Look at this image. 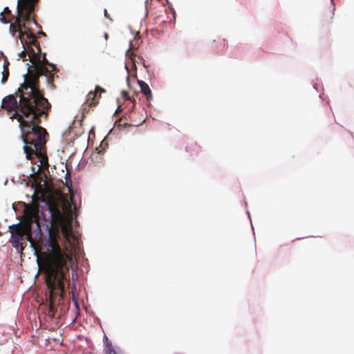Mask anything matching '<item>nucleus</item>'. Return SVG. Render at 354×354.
<instances>
[{
  "label": "nucleus",
  "instance_id": "obj_1",
  "mask_svg": "<svg viewBox=\"0 0 354 354\" xmlns=\"http://www.w3.org/2000/svg\"><path fill=\"white\" fill-rule=\"evenodd\" d=\"M47 205L51 224L45 244L48 252L41 253L37 261L39 269L46 274L48 286L52 287L55 279H63L66 273L69 272L73 263L71 251H62L58 243L59 227L63 236L69 239L72 232V216L66 207L55 198L49 199Z\"/></svg>",
  "mask_w": 354,
  "mask_h": 354
},
{
  "label": "nucleus",
  "instance_id": "obj_2",
  "mask_svg": "<svg viewBox=\"0 0 354 354\" xmlns=\"http://www.w3.org/2000/svg\"><path fill=\"white\" fill-rule=\"evenodd\" d=\"M39 0H18V16L15 21L10 24L9 31L12 37L19 39L24 46V50L19 56L23 61L29 60L32 68L28 67V72L24 75V80H30L35 77L37 84H39V77L41 75H50L55 70V66L49 63L46 53L41 55L39 43L29 24L33 22L38 25L35 19V11Z\"/></svg>",
  "mask_w": 354,
  "mask_h": 354
},
{
  "label": "nucleus",
  "instance_id": "obj_3",
  "mask_svg": "<svg viewBox=\"0 0 354 354\" xmlns=\"http://www.w3.org/2000/svg\"><path fill=\"white\" fill-rule=\"evenodd\" d=\"M50 104L48 106H41L36 109H31L28 106L26 100H23L19 107L21 115L13 113L10 118L17 119L21 129V137L24 142V150L26 158L31 160L33 151H40L46 149V139L48 135L46 130L40 127L41 117L48 115L50 109Z\"/></svg>",
  "mask_w": 354,
  "mask_h": 354
},
{
  "label": "nucleus",
  "instance_id": "obj_4",
  "mask_svg": "<svg viewBox=\"0 0 354 354\" xmlns=\"http://www.w3.org/2000/svg\"><path fill=\"white\" fill-rule=\"evenodd\" d=\"M14 95H9L2 100V107L7 111H15L14 113L21 115L19 107L23 100H26L31 109H36L41 106H48V101L39 90V84H37L35 77L30 80H24Z\"/></svg>",
  "mask_w": 354,
  "mask_h": 354
},
{
  "label": "nucleus",
  "instance_id": "obj_5",
  "mask_svg": "<svg viewBox=\"0 0 354 354\" xmlns=\"http://www.w3.org/2000/svg\"><path fill=\"white\" fill-rule=\"evenodd\" d=\"M45 277V283L47 287L46 295L49 297L50 304L48 307V314L50 317H54L55 315V307L54 303L55 300L57 299L58 302H59L64 298V288H65V282L69 281V272L66 273L63 279H55L54 284L52 287H49L47 281H46V274L44 272Z\"/></svg>",
  "mask_w": 354,
  "mask_h": 354
},
{
  "label": "nucleus",
  "instance_id": "obj_6",
  "mask_svg": "<svg viewBox=\"0 0 354 354\" xmlns=\"http://www.w3.org/2000/svg\"><path fill=\"white\" fill-rule=\"evenodd\" d=\"M27 236V239L30 241L31 239V226L30 223L17 224L11 231L10 242L14 248H20L23 250L26 241L24 236Z\"/></svg>",
  "mask_w": 354,
  "mask_h": 354
},
{
  "label": "nucleus",
  "instance_id": "obj_7",
  "mask_svg": "<svg viewBox=\"0 0 354 354\" xmlns=\"http://www.w3.org/2000/svg\"><path fill=\"white\" fill-rule=\"evenodd\" d=\"M35 157L39 159L40 164L37 165V169L35 167L32 166V173L30 174V177L33 178L34 180L36 178L37 176L38 175V173L41 171L42 168L48 169L49 166L46 149H41L39 152L33 151L32 158L31 159L32 162H33L32 160Z\"/></svg>",
  "mask_w": 354,
  "mask_h": 354
},
{
  "label": "nucleus",
  "instance_id": "obj_8",
  "mask_svg": "<svg viewBox=\"0 0 354 354\" xmlns=\"http://www.w3.org/2000/svg\"><path fill=\"white\" fill-rule=\"evenodd\" d=\"M105 89L100 86H96L94 91H90L86 97L85 105L90 108L92 106H95L98 104L99 100L101 97L100 94L98 95V93H104Z\"/></svg>",
  "mask_w": 354,
  "mask_h": 354
},
{
  "label": "nucleus",
  "instance_id": "obj_9",
  "mask_svg": "<svg viewBox=\"0 0 354 354\" xmlns=\"http://www.w3.org/2000/svg\"><path fill=\"white\" fill-rule=\"evenodd\" d=\"M17 9L18 10V6H17ZM18 16V14L16 16H14L11 10L8 7H6L3 9V11L0 13V21L3 24H8L10 23H14L15 21V17Z\"/></svg>",
  "mask_w": 354,
  "mask_h": 354
},
{
  "label": "nucleus",
  "instance_id": "obj_10",
  "mask_svg": "<svg viewBox=\"0 0 354 354\" xmlns=\"http://www.w3.org/2000/svg\"><path fill=\"white\" fill-rule=\"evenodd\" d=\"M141 41L140 38L135 39L134 41L130 42L129 48L126 53V55L131 60L133 64L135 65L136 62V54L133 50L137 49L140 44Z\"/></svg>",
  "mask_w": 354,
  "mask_h": 354
},
{
  "label": "nucleus",
  "instance_id": "obj_11",
  "mask_svg": "<svg viewBox=\"0 0 354 354\" xmlns=\"http://www.w3.org/2000/svg\"><path fill=\"white\" fill-rule=\"evenodd\" d=\"M138 84L140 87L141 92L147 97L148 100L152 98L151 89L148 84L143 81H138Z\"/></svg>",
  "mask_w": 354,
  "mask_h": 354
},
{
  "label": "nucleus",
  "instance_id": "obj_12",
  "mask_svg": "<svg viewBox=\"0 0 354 354\" xmlns=\"http://www.w3.org/2000/svg\"><path fill=\"white\" fill-rule=\"evenodd\" d=\"M106 348H105V353L106 354H118L115 350L113 349L112 344L110 342H109L108 338L106 337Z\"/></svg>",
  "mask_w": 354,
  "mask_h": 354
},
{
  "label": "nucleus",
  "instance_id": "obj_13",
  "mask_svg": "<svg viewBox=\"0 0 354 354\" xmlns=\"http://www.w3.org/2000/svg\"><path fill=\"white\" fill-rule=\"evenodd\" d=\"M8 76H9V69L3 68V72H2V79H1L2 84H4L8 80Z\"/></svg>",
  "mask_w": 354,
  "mask_h": 354
},
{
  "label": "nucleus",
  "instance_id": "obj_14",
  "mask_svg": "<svg viewBox=\"0 0 354 354\" xmlns=\"http://www.w3.org/2000/svg\"><path fill=\"white\" fill-rule=\"evenodd\" d=\"M65 179H66V186L68 187H70L71 186H72V181L71 180V177H70V174L69 173H67L66 174V176H65Z\"/></svg>",
  "mask_w": 354,
  "mask_h": 354
},
{
  "label": "nucleus",
  "instance_id": "obj_15",
  "mask_svg": "<svg viewBox=\"0 0 354 354\" xmlns=\"http://www.w3.org/2000/svg\"><path fill=\"white\" fill-rule=\"evenodd\" d=\"M9 65H10V63H9L8 60L7 59V58L5 57V59H4V62H3V68H8Z\"/></svg>",
  "mask_w": 354,
  "mask_h": 354
},
{
  "label": "nucleus",
  "instance_id": "obj_16",
  "mask_svg": "<svg viewBox=\"0 0 354 354\" xmlns=\"http://www.w3.org/2000/svg\"><path fill=\"white\" fill-rule=\"evenodd\" d=\"M104 17H106L107 19H110V16H109V15L108 14L106 9H104Z\"/></svg>",
  "mask_w": 354,
  "mask_h": 354
},
{
  "label": "nucleus",
  "instance_id": "obj_17",
  "mask_svg": "<svg viewBox=\"0 0 354 354\" xmlns=\"http://www.w3.org/2000/svg\"><path fill=\"white\" fill-rule=\"evenodd\" d=\"M104 39H105L106 40H108V39H109V34H108V33H106V32H105V33L104 34Z\"/></svg>",
  "mask_w": 354,
  "mask_h": 354
},
{
  "label": "nucleus",
  "instance_id": "obj_18",
  "mask_svg": "<svg viewBox=\"0 0 354 354\" xmlns=\"http://www.w3.org/2000/svg\"><path fill=\"white\" fill-rule=\"evenodd\" d=\"M129 99L132 102V100L129 97ZM133 105H132V107L130 109L131 111H132L134 109V106H135V101L133 100Z\"/></svg>",
  "mask_w": 354,
  "mask_h": 354
},
{
  "label": "nucleus",
  "instance_id": "obj_19",
  "mask_svg": "<svg viewBox=\"0 0 354 354\" xmlns=\"http://www.w3.org/2000/svg\"><path fill=\"white\" fill-rule=\"evenodd\" d=\"M32 218H35V219L36 220V219H37V214H35V215H34V216H32V217L31 218V220H32Z\"/></svg>",
  "mask_w": 354,
  "mask_h": 354
},
{
  "label": "nucleus",
  "instance_id": "obj_20",
  "mask_svg": "<svg viewBox=\"0 0 354 354\" xmlns=\"http://www.w3.org/2000/svg\"><path fill=\"white\" fill-rule=\"evenodd\" d=\"M74 275H75V273H74V271H73V273H72V279H74Z\"/></svg>",
  "mask_w": 354,
  "mask_h": 354
},
{
  "label": "nucleus",
  "instance_id": "obj_21",
  "mask_svg": "<svg viewBox=\"0 0 354 354\" xmlns=\"http://www.w3.org/2000/svg\"><path fill=\"white\" fill-rule=\"evenodd\" d=\"M39 34H40V35H45V33H44V32H42V31H41V32H39Z\"/></svg>",
  "mask_w": 354,
  "mask_h": 354
},
{
  "label": "nucleus",
  "instance_id": "obj_22",
  "mask_svg": "<svg viewBox=\"0 0 354 354\" xmlns=\"http://www.w3.org/2000/svg\"><path fill=\"white\" fill-rule=\"evenodd\" d=\"M221 44H223V45H224V40L221 41Z\"/></svg>",
  "mask_w": 354,
  "mask_h": 354
},
{
  "label": "nucleus",
  "instance_id": "obj_23",
  "mask_svg": "<svg viewBox=\"0 0 354 354\" xmlns=\"http://www.w3.org/2000/svg\"><path fill=\"white\" fill-rule=\"evenodd\" d=\"M144 121H145V120H144V119H142V120L140 122V123L141 124V123H142Z\"/></svg>",
  "mask_w": 354,
  "mask_h": 354
}]
</instances>
